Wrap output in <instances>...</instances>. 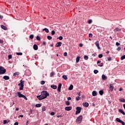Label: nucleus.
I'll return each mask as SVG.
<instances>
[{"instance_id":"10","label":"nucleus","mask_w":125,"mask_h":125,"mask_svg":"<svg viewBox=\"0 0 125 125\" xmlns=\"http://www.w3.org/2000/svg\"><path fill=\"white\" fill-rule=\"evenodd\" d=\"M25 73H26L27 76H31V73L30 70L29 69L26 70Z\"/></svg>"},{"instance_id":"42","label":"nucleus","mask_w":125,"mask_h":125,"mask_svg":"<svg viewBox=\"0 0 125 125\" xmlns=\"http://www.w3.org/2000/svg\"><path fill=\"white\" fill-rule=\"evenodd\" d=\"M88 24H91L92 23V20H89L88 21Z\"/></svg>"},{"instance_id":"33","label":"nucleus","mask_w":125,"mask_h":125,"mask_svg":"<svg viewBox=\"0 0 125 125\" xmlns=\"http://www.w3.org/2000/svg\"><path fill=\"white\" fill-rule=\"evenodd\" d=\"M29 38L31 39V40H33L34 39V35L31 34L30 35Z\"/></svg>"},{"instance_id":"11","label":"nucleus","mask_w":125,"mask_h":125,"mask_svg":"<svg viewBox=\"0 0 125 125\" xmlns=\"http://www.w3.org/2000/svg\"><path fill=\"white\" fill-rule=\"evenodd\" d=\"M62 45V42H59L56 43V47H60Z\"/></svg>"},{"instance_id":"22","label":"nucleus","mask_w":125,"mask_h":125,"mask_svg":"<svg viewBox=\"0 0 125 125\" xmlns=\"http://www.w3.org/2000/svg\"><path fill=\"white\" fill-rule=\"evenodd\" d=\"M35 107L37 108H40V107H42V104H36Z\"/></svg>"},{"instance_id":"18","label":"nucleus","mask_w":125,"mask_h":125,"mask_svg":"<svg viewBox=\"0 0 125 125\" xmlns=\"http://www.w3.org/2000/svg\"><path fill=\"white\" fill-rule=\"evenodd\" d=\"M51 88H53V89H56V88H57V86L55 85H51Z\"/></svg>"},{"instance_id":"26","label":"nucleus","mask_w":125,"mask_h":125,"mask_svg":"<svg viewBox=\"0 0 125 125\" xmlns=\"http://www.w3.org/2000/svg\"><path fill=\"white\" fill-rule=\"evenodd\" d=\"M119 112H120V113H121V114H123V115H125V113L123 111L122 109H119Z\"/></svg>"},{"instance_id":"13","label":"nucleus","mask_w":125,"mask_h":125,"mask_svg":"<svg viewBox=\"0 0 125 125\" xmlns=\"http://www.w3.org/2000/svg\"><path fill=\"white\" fill-rule=\"evenodd\" d=\"M83 107H88V106L89 105V104H88V103H83Z\"/></svg>"},{"instance_id":"16","label":"nucleus","mask_w":125,"mask_h":125,"mask_svg":"<svg viewBox=\"0 0 125 125\" xmlns=\"http://www.w3.org/2000/svg\"><path fill=\"white\" fill-rule=\"evenodd\" d=\"M92 95L93 96H96L97 95V92L96 91H93L92 92Z\"/></svg>"},{"instance_id":"25","label":"nucleus","mask_w":125,"mask_h":125,"mask_svg":"<svg viewBox=\"0 0 125 125\" xmlns=\"http://www.w3.org/2000/svg\"><path fill=\"white\" fill-rule=\"evenodd\" d=\"M99 94H100V95H103L104 92L103 91V90H100L99 92Z\"/></svg>"},{"instance_id":"24","label":"nucleus","mask_w":125,"mask_h":125,"mask_svg":"<svg viewBox=\"0 0 125 125\" xmlns=\"http://www.w3.org/2000/svg\"><path fill=\"white\" fill-rule=\"evenodd\" d=\"M119 101H120V102H123V103H125V99H123V98L120 99Z\"/></svg>"},{"instance_id":"57","label":"nucleus","mask_w":125,"mask_h":125,"mask_svg":"<svg viewBox=\"0 0 125 125\" xmlns=\"http://www.w3.org/2000/svg\"><path fill=\"white\" fill-rule=\"evenodd\" d=\"M83 43L79 44L80 47H83Z\"/></svg>"},{"instance_id":"28","label":"nucleus","mask_w":125,"mask_h":125,"mask_svg":"<svg viewBox=\"0 0 125 125\" xmlns=\"http://www.w3.org/2000/svg\"><path fill=\"white\" fill-rule=\"evenodd\" d=\"M62 78H63L64 80H67L68 77H67L66 75H63L62 76Z\"/></svg>"},{"instance_id":"43","label":"nucleus","mask_w":125,"mask_h":125,"mask_svg":"<svg viewBox=\"0 0 125 125\" xmlns=\"http://www.w3.org/2000/svg\"><path fill=\"white\" fill-rule=\"evenodd\" d=\"M51 35H52L53 36L55 35V31L54 30H52L51 31Z\"/></svg>"},{"instance_id":"54","label":"nucleus","mask_w":125,"mask_h":125,"mask_svg":"<svg viewBox=\"0 0 125 125\" xmlns=\"http://www.w3.org/2000/svg\"><path fill=\"white\" fill-rule=\"evenodd\" d=\"M89 38H92V34L91 33L89 34Z\"/></svg>"},{"instance_id":"15","label":"nucleus","mask_w":125,"mask_h":125,"mask_svg":"<svg viewBox=\"0 0 125 125\" xmlns=\"http://www.w3.org/2000/svg\"><path fill=\"white\" fill-rule=\"evenodd\" d=\"M38 45H37V44H34L33 45V49H34V50H38Z\"/></svg>"},{"instance_id":"17","label":"nucleus","mask_w":125,"mask_h":125,"mask_svg":"<svg viewBox=\"0 0 125 125\" xmlns=\"http://www.w3.org/2000/svg\"><path fill=\"white\" fill-rule=\"evenodd\" d=\"M73 87H74V86L73 85V84H71V85L69 86V88H68V90H72Z\"/></svg>"},{"instance_id":"1","label":"nucleus","mask_w":125,"mask_h":125,"mask_svg":"<svg viewBox=\"0 0 125 125\" xmlns=\"http://www.w3.org/2000/svg\"><path fill=\"white\" fill-rule=\"evenodd\" d=\"M48 96H49V93L47 92L46 91H42L41 92V94L40 95L37 96V98L39 100H42L43 99H45Z\"/></svg>"},{"instance_id":"61","label":"nucleus","mask_w":125,"mask_h":125,"mask_svg":"<svg viewBox=\"0 0 125 125\" xmlns=\"http://www.w3.org/2000/svg\"><path fill=\"white\" fill-rule=\"evenodd\" d=\"M63 55L64 56H67V52H64Z\"/></svg>"},{"instance_id":"35","label":"nucleus","mask_w":125,"mask_h":125,"mask_svg":"<svg viewBox=\"0 0 125 125\" xmlns=\"http://www.w3.org/2000/svg\"><path fill=\"white\" fill-rule=\"evenodd\" d=\"M47 38L49 41H50V40H52V37L50 36H48Z\"/></svg>"},{"instance_id":"34","label":"nucleus","mask_w":125,"mask_h":125,"mask_svg":"<svg viewBox=\"0 0 125 125\" xmlns=\"http://www.w3.org/2000/svg\"><path fill=\"white\" fill-rule=\"evenodd\" d=\"M114 32L116 33V32H119V28L117 27L115 29H114Z\"/></svg>"},{"instance_id":"47","label":"nucleus","mask_w":125,"mask_h":125,"mask_svg":"<svg viewBox=\"0 0 125 125\" xmlns=\"http://www.w3.org/2000/svg\"><path fill=\"white\" fill-rule=\"evenodd\" d=\"M51 116H54L55 115V113L54 112H52L50 113Z\"/></svg>"},{"instance_id":"51","label":"nucleus","mask_w":125,"mask_h":125,"mask_svg":"<svg viewBox=\"0 0 125 125\" xmlns=\"http://www.w3.org/2000/svg\"><path fill=\"white\" fill-rule=\"evenodd\" d=\"M120 124H122V125H125V123L124 122V121H122L120 122Z\"/></svg>"},{"instance_id":"44","label":"nucleus","mask_w":125,"mask_h":125,"mask_svg":"<svg viewBox=\"0 0 125 125\" xmlns=\"http://www.w3.org/2000/svg\"><path fill=\"white\" fill-rule=\"evenodd\" d=\"M6 124H8L7 120H3V125H5Z\"/></svg>"},{"instance_id":"39","label":"nucleus","mask_w":125,"mask_h":125,"mask_svg":"<svg viewBox=\"0 0 125 125\" xmlns=\"http://www.w3.org/2000/svg\"><path fill=\"white\" fill-rule=\"evenodd\" d=\"M84 59H85V60H87V59H88V57L86 55L84 56Z\"/></svg>"},{"instance_id":"52","label":"nucleus","mask_w":125,"mask_h":125,"mask_svg":"<svg viewBox=\"0 0 125 125\" xmlns=\"http://www.w3.org/2000/svg\"><path fill=\"white\" fill-rule=\"evenodd\" d=\"M107 60L108 61H111L112 60V58H111V57H108Z\"/></svg>"},{"instance_id":"64","label":"nucleus","mask_w":125,"mask_h":125,"mask_svg":"<svg viewBox=\"0 0 125 125\" xmlns=\"http://www.w3.org/2000/svg\"><path fill=\"white\" fill-rule=\"evenodd\" d=\"M14 125H18V122H16V123L14 124Z\"/></svg>"},{"instance_id":"45","label":"nucleus","mask_w":125,"mask_h":125,"mask_svg":"<svg viewBox=\"0 0 125 125\" xmlns=\"http://www.w3.org/2000/svg\"><path fill=\"white\" fill-rule=\"evenodd\" d=\"M121 49H122V47H118L116 49V50H117V51H120V50H121Z\"/></svg>"},{"instance_id":"63","label":"nucleus","mask_w":125,"mask_h":125,"mask_svg":"<svg viewBox=\"0 0 125 125\" xmlns=\"http://www.w3.org/2000/svg\"><path fill=\"white\" fill-rule=\"evenodd\" d=\"M2 18H3V16H2V15H0V19H2Z\"/></svg>"},{"instance_id":"4","label":"nucleus","mask_w":125,"mask_h":125,"mask_svg":"<svg viewBox=\"0 0 125 125\" xmlns=\"http://www.w3.org/2000/svg\"><path fill=\"white\" fill-rule=\"evenodd\" d=\"M6 72V70L4 69V67L2 66H0V75L5 74Z\"/></svg>"},{"instance_id":"58","label":"nucleus","mask_w":125,"mask_h":125,"mask_svg":"<svg viewBox=\"0 0 125 125\" xmlns=\"http://www.w3.org/2000/svg\"><path fill=\"white\" fill-rule=\"evenodd\" d=\"M62 115H57V117L58 118H62Z\"/></svg>"},{"instance_id":"40","label":"nucleus","mask_w":125,"mask_h":125,"mask_svg":"<svg viewBox=\"0 0 125 125\" xmlns=\"http://www.w3.org/2000/svg\"><path fill=\"white\" fill-rule=\"evenodd\" d=\"M17 55H23V53L21 52L16 53Z\"/></svg>"},{"instance_id":"32","label":"nucleus","mask_w":125,"mask_h":125,"mask_svg":"<svg viewBox=\"0 0 125 125\" xmlns=\"http://www.w3.org/2000/svg\"><path fill=\"white\" fill-rule=\"evenodd\" d=\"M116 121L117 122H118V123H121V122L122 121V120L120 119V118H116Z\"/></svg>"},{"instance_id":"27","label":"nucleus","mask_w":125,"mask_h":125,"mask_svg":"<svg viewBox=\"0 0 125 125\" xmlns=\"http://www.w3.org/2000/svg\"><path fill=\"white\" fill-rule=\"evenodd\" d=\"M13 76L16 77V76H19V72H15L14 73Z\"/></svg>"},{"instance_id":"37","label":"nucleus","mask_w":125,"mask_h":125,"mask_svg":"<svg viewBox=\"0 0 125 125\" xmlns=\"http://www.w3.org/2000/svg\"><path fill=\"white\" fill-rule=\"evenodd\" d=\"M124 59H125V55H123L121 57V60H124Z\"/></svg>"},{"instance_id":"12","label":"nucleus","mask_w":125,"mask_h":125,"mask_svg":"<svg viewBox=\"0 0 125 125\" xmlns=\"http://www.w3.org/2000/svg\"><path fill=\"white\" fill-rule=\"evenodd\" d=\"M65 111H71L72 110V107L71 106H66L65 108Z\"/></svg>"},{"instance_id":"21","label":"nucleus","mask_w":125,"mask_h":125,"mask_svg":"<svg viewBox=\"0 0 125 125\" xmlns=\"http://www.w3.org/2000/svg\"><path fill=\"white\" fill-rule=\"evenodd\" d=\"M42 31H45V32L46 33H49V30H48V29L45 28L44 29H42Z\"/></svg>"},{"instance_id":"14","label":"nucleus","mask_w":125,"mask_h":125,"mask_svg":"<svg viewBox=\"0 0 125 125\" xmlns=\"http://www.w3.org/2000/svg\"><path fill=\"white\" fill-rule=\"evenodd\" d=\"M102 80H103V81H105V80H107V77L106 76H105V75L103 74L102 76Z\"/></svg>"},{"instance_id":"5","label":"nucleus","mask_w":125,"mask_h":125,"mask_svg":"<svg viewBox=\"0 0 125 125\" xmlns=\"http://www.w3.org/2000/svg\"><path fill=\"white\" fill-rule=\"evenodd\" d=\"M76 115H78V114H80L82 111V107H76Z\"/></svg>"},{"instance_id":"30","label":"nucleus","mask_w":125,"mask_h":125,"mask_svg":"<svg viewBox=\"0 0 125 125\" xmlns=\"http://www.w3.org/2000/svg\"><path fill=\"white\" fill-rule=\"evenodd\" d=\"M80 62V57H77L76 58V63H79Z\"/></svg>"},{"instance_id":"9","label":"nucleus","mask_w":125,"mask_h":125,"mask_svg":"<svg viewBox=\"0 0 125 125\" xmlns=\"http://www.w3.org/2000/svg\"><path fill=\"white\" fill-rule=\"evenodd\" d=\"M18 96L20 97V98H23V96L24 95L21 94V92H17Z\"/></svg>"},{"instance_id":"36","label":"nucleus","mask_w":125,"mask_h":125,"mask_svg":"<svg viewBox=\"0 0 125 125\" xmlns=\"http://www.w3.org/2000/svg\"><path fill=\"white\" fill-rule=\"evenodd\" d=\"M12 58V56L11 55H8V60H10Z\"/></svg>"},{"instance_id":"62","label":"nucleus","mask_w":125,"mask_h":125,"mask_svg":"<svg viewBox=\"0 0 125 125\" xmlns=\"http://www.w3.org/2000/svg\"><path fill=\"white\" fill-rule=\"evenodd\" d=\"M0 43H3V41L2 40H0Z\"/></svg>"},{"instance_id":"46","label":"nucleus","mask_w":125,"mask_h":125,"mask_svg":"<svg viewBox=\"0 0 125 125\" xmlns=\"http://www.w3.org/2000/svg\"><path fill=\"white\" fill-rule=\"evenodd\" d=\"M22 98H24V99H25V100H28V98H27V97H26V96L23 95V96L22 97Z\"/></svg>"},{"instance_id":"41","label":"nucleus","mask_w":125,"mask_h":125,"mask_svg":"<svg viewBox=\"0 0 125 125\" xmlns=\"http://www.w3.org/2000/svg\"><path fill=\"white\" fill-rule=\"evenodd\" d=\"M98 57L99 58H102V57H103V55L102 54H100L99 55Z\"/></svg>"},{"instance_id":"50","label":"nucleus","mask_w":125,"mask_h":125,"mask_svg":"<svg viewBox=\"0 0 125 125\" xmlns=\"http://www.w3.org/2000/svg\"><path fill=\"white\" fill-rule=\"evenodd\" d=\"M59 40H60V41H62V40H63V37H62V36H60L59 38Z\"/></svg>"},{"instance_id":"48","label":"nucleus","mask_w":125,"mask_h":125,"mask_svg":"<svg viewBox=\"0 0 125 125\" xmlns=\"http://www.w3.org/2000/svg\"><path fill=\"white\" fill-rule=\"evenodd\" d=\"M94 74H97V73H98V70H96V69L94 70Z\"/></svg>"},{"instance_id":"29","label":"nucleus","mask_w":125,"mask_h":125,"mask_svg":"<svg viewBox=\"0 0 125 125\" xmlns=\"http://www.w3.org/2000/svg\"><path fill=\"white\" fill-rule=\"evenodd\" d=\"M104 65V63L103 62H102L98 64V66H99V67H103Z\"/></svg>"},{"instance_id":"8","label":"nucleus","mask_w":125,"mask_h":125,"mask_svg":"<svg viewBox=\"0 0 125 125\" xmlns=\"http://www.w3.org/2000/svg\"><path fill=\"white\" fill-rule=\"evenodd\" d=\"M95 44L97 46L98 49H101L100 46H99V41H97L95 42Z\"/></svg>"},{"instance_id":"7","label":"nucleus","mask_w":125,"mask_h":125,"mask_svg":"<svg viewBox=\"0 0 125 125\" xmlns=\"http://www.w3.org/2000/svg\"><path fill=\"white\" fill-rule=\"evenodd\" d=\"M113 89H114V85H113V84L112 83L109 84L110 91H113Z\"/></svg>"},{"instance_id":"59","label":"nucleus","mask_w":125,"mask_h":125,"mask_svg":"<svg viewBox=\"0 0 125 125\" xmlns=\"http://www.w3.org/2000/svg\"><path fill=\"white\" fill-rule=\"evenodd\" d=\"M77 94L79 97L81 96V92L77 93Z\"/></svg>"},{"instance_id":"6","label":"nucleus","mask_w":125,"mask_h":125,"mask_svg":"<svg viewBox=\"0 0 125 125\" xmlns=\"http://www.w3.org/2000/svg\"><path fill=\"white\" fill-rule=\"evenodd\" d=\"M62 86V84L61 83H60L58 85V89L57 90L58 91V92H61V87Z\"/></svg>"},{"instance_id":"20","label":"nucleus","mask_w":125,"mask_h":125,"mask_svg":"<svg viewBox=\"0 0 125 125\" xmlns=\"http://www.w3.org/2000/svg\"><path fill=\"white\" fill-rule=\"evenodd\" d=\"M1 29H3V30H6L7 29L6 26H5L3 25H1Z\"/></svg>"},{"instance_id":"3","label":"nucleus","mask_w":125,"mask_h":125,"mask_svg":"<svg viewBox=\"0 0 125 125\" xmlns=\"http://www.w3.org/2000/svg\"><path fill=\"white\" fill-rule=\"evenodd\" d=\"M83 121V115L79 116L76 119V123L78 124H81Z\"/></svg>"},{"instance_id":"49","label":"nucleus","mask_w":125,"mask_h":125,"mask_svg":"<svg viewBox=\"0 0 125 125\" xmlns=\"http://www.w3.org/2000/svg\"><path fill=\"white\" fill-rule=\"evenodd\" d=\"M76 100L77 101H79V100H80V97H79V96L76 97Z\"/></svg>"},{"instance_id":"38","label":"nucleus","mask_w":125,"mask_h":125,"mask_svg":"<svg viewBox=\"0 0 125 125\" xmlns=\"http://www.w3.org/2000/svg\"><path fill=\"white\" fill-rule=\"evenodd\" d=\"M36 40H37V41H41V38L40 37V36H37L36 37Z\"/></svg>"},{"instance_id":"60","label":"nucleus","mask_w":125,"mask_h":125,"mask_svg":"<svg viewBox=\"0 0 125 125\" xmlns=\"http://www.w3.org/2000/svg\"><path fill=\"white\" fill-rule=\"evenodd\" d=\"M71 99H72V98H71V97H70L67 98V100L68 101L71 100Z\"/></svg>"},{"instance_id":"2","label":"nucleus","mask_w":125,"mask_h":125,"mask_svg":"<svg viewBox=\"0 0 125 125\" xmlns=\"http://www.w3.org/2000/svg\"><path fill=\"white\" fill-rule=\"evenodd\" d=\"M18 85L19 86H20V90H23V88H24V81L22 80H21L20 83H19Z\"/></svg>"},{"instance_id":"23","label":"nucleus","mask_w":125,"mask_h":125,"mask_svg":"<svg viewBox=\"0 0 125 125\" xmlns=\"http://www.w3.org/2000/svg\"><path fill=\"white\" fill-rule=\"evenodd\" d=\"M50 76L51 77V78H53L54 77V72H51L50 74Z\"/></svg>"},{"instance_id":"56","label":"nucleus","mask_w":125,"mask_h":125,"mask_svg":"<svg viewBox=\"0 0 125 125\" xmlns=\"http://www.w3.org/2000/svg\"><path fill=\"white\" fill-rule=\"evenodd\" d=\"M41 84H44V83H45V82H44V81H41Z\"/></svg>"},{"instance_id":"19","label":"nucleus","mask_w":125,"mask_h":125,"mask_svg":"<svg viewBox=\"0 0 125 125\" xmlns=\"http://www.w3.org/2000/svg\"><path fill=\"white\" fill-rule=\"evenodd\" d=\"M3 79H4V80H6L7 81V80H9V77L8 76H4L3 77Z\"/></svg>"},{"instance_id":"53","label":"nucleus","mask_w":125,"mask_h":125,"mask_svg":"<svg viewBox=\"0 0 125 125\" xmlns=\"http://www.w3.org/2000/svg\"><path fill=\"white\" fill-rule=\"evenodd\" d=\"M116 45H117V46H119V45H121V43H119L118 42H117L116 43Z\"/></svg>"},{"instance_id":"31","label":"nucleus","mask_w":125,"mask_h":125,"mask_svg":"<svg viewBox=\"0 0 125 125\" xmlns=\"http://www.w3.org/2000/svg\"><path fill=\"white\" fill-rule=\"evenodd\" d=\"M65 103H66V105H67V106H69V105L71 104L70 103V102L67 101L65 102Z\"/></svg>"},{"instance_id":"55","label":"nucleus","mask_w":125,"mask_h":125,"mask_svg":"<svg viewBox=\"0 0 125 125\" xmlns=\"http://www.w3.org/2000/svg\"><path fill=\"white\" fill-rule=\"evenodd\" d=\"M45 110H46V109H45V107L43 106L42 108V111H45Z\"/></svg>"}]
</instances>
